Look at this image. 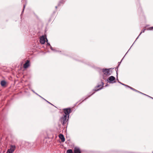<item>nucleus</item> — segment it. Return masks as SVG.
<instances>
[{
    "label": "nucleus",
    "mask_w": 153,
    "mask_h": 153,
    "mask_svg": "<svg viewBox=\"0 0 153 153\" xmlns=\"http://www.w3.org/2000/svg\"><path fill=\"white\" fill-rule=\"evenodd\" d=\"M65 114H63L62 117L63 122L62 124L64 125L66 124L68 120V118L69 116V114L71 112V109L70 108H65L63 110Z\"/></svg>",
    "instance_id": "f257e3e1"
},
{
    "label": "nucleus",
    "mask_w": 153,
    "mask_h": 153,
    "mask_svg": "<svg viewBox=\"0 0 153 153\" xmlns=\"http://www.w3.org/2000/svg\"><path fill=\"white\" fill-rule=\"evenodd\" d=\"M104 74L103 75V78L105 79V76H108L111 74L110 73V69H103L102 70Z\"/></svg>",
    "instance_id": "f03ea898"
},
{
    "label": "nucleus",
    "mask_w": 153,
    "mask_h": 153,
    "mask_svg": "<svg viewBox=\"0 0 153 153\" xmlns=\"http://www.w3.org/2000/svg\"><path fill=\"white\" fill-rule=\"evenodd\" d=\"M16 146L14 145H11L10 149L8 150L7 153H12L15 150Z\"/></svg>",
    "instance_id": "7ed1b4c3"
},
{
    "label": "nucleus",
    "mask_w": 153,
    "mask_h": 153,
    "mask_svg": "<svg viewBox=\"0 0 153 153\" xmlns=\"http://www.w3.org/2000/svg\"><path fill=\"white\" fill-rule=\"evenodd\" d=\"M45 39H46L47 41H48L46 37L42 36L41 37L40 39L39 42L42 44H44L45 42Z\"/></svg>",
    "instance_id": "20e7f679"
},
{
    "label": "nucleus",
    "mask_w": 153,
    "mask_h": 153,
    "mask_svg": "<svg viewBox=\"0 0 153 153\" xmlns=\"http://www.w3.org/2000/svg\"><path fill=\"white\" fill-rule=\"evenodd\" d=\"M115 78L113 76H110L107 79L109 83H114L115 82L114 81Z\"/></svg>",
    "instance_id": "39448f33"
},
{
    "label": "nucleus",
    "mask_w": 153,
    "mask_h": 153,
    "mask_svg": "<svg viewBox=\"0 0 153 153\" xmlns=\"http://www.w3.org/2000/svg\"><path fill=\"white\" fill-rule=\"evenodd\" d=\"M104 85V83L102 82V85H99L96 87L95 88V89L94 90H95V91H99L101 89H102V87Z\"/></svg>",
    "instance_id": "423d86ee"
},
{
    "label": "nucleus",
    "mask_w": 153,
    "mask_h": 153,
    "mask_svg": "<svg viewBox=\"0 0 153 153\" xmlns=\"http://www.w3.org/2000/svg\"><path fill=\"white\" fill-rule=\"evenodd\" d=\"M30 66V62L29 61L27 60L25 63L24 65V68H27Z\"/></svg>",
    "instance_id": "0eeeda50"
},
{
    "label": "nucleus",
    "mask_w": 153,
    "mask_h": 153,
    "mask_svg": "<svg viewBox=\"0 0 153 153\" xmlns=\"http://www.w3.org/2000/svg\"><path fill=\"white\" fill-rule=\"evenodd\" d=\"M74 153H81V151L78 147H75L74 148Z\"/></svg>",
    "instance_id": "6e6552de"
},
{
    "label": "nucleus",
    "mask_w": 153,
    "mask_h": 153,
    "mask_svg": "<svg viewBox=\"0 0 153 153\" xmlns=\"http://www.w3.org/2000/svg\"><path fill=\"white\" fill-rule=\"evenodd\" d=\"M59 137L61 140L62 142H64L65 141V138L64 135L62 134H60L59 135Z\"/></svg>",
    "instance_id": "1a4fd4ad"
},
{
    "label": "nucleus",
    "mask_w": 153,
    "mask_h": 153,
    "mask_svg": "<svg viewBox=\"0 0 153 153\" xmlns=\"http://www.w3.org/2000/svg\"><path fill=\"white\" fill-rule=\"evenodd\" d=\"M127 87H128V88H130L131 89L133 90V91H137V92H139V93H141V94H143V95H146V94H143V93H141V92H140V91L137 90H136V89L133 88H132V87H130V86H127Z\"/></svg>",
    "instance_id": "9d476101"
},
{
    "label": "nucleus",
    "mask_w": 153,
    "mask_h": 153,
    "mask_svg": "<svg viewBox=\"0 0 153 153\" xmlns=\"http://www.w3.org/2000/svg\"><path fill=\"white\" fill-rule=\"evenodd\" d=\"M6 83V82L5 80H2L1 82V85L2 86H4Z\"/></svg>",
    "instance_id": "9b49d317"
},
{
    "label": "nucleus",
    "mask_w": 153,
    "mask_h": 153,
    "mask_svg": "<svg viewBox=\"0 0 153 153\" xmlns=\"http://www.w3.org/2000/svg\"><path fill=\"white\" fill-rule=\"evenodd\" d=\"M73 152L71 149H68L67 151V153H72Z\"/></svg>",
    "instance_id": "f8f14e48"
},
{
    "label": "nucleus",
    "mask_w": 153,
    "mask_h": 153,
    "mask_svg": "<svg viewBox=\"0 0 153 153\" xmlns=\"http://www.w3.org/2000/svg\"><path fill=\"white\" fill-rule=\"evenodd\" d=\"M145 29H144V30H142V31L140 33V34H139V36H140L141 34L142 33H143V32H144V31H145Z\"/></svg>",
    "instance_id": "ddd939ff"
},
{
    "label": "nucleus",
    "mask_w": 153,
    "mask_h": 153,
    "mask_svg": "<svg viewBox=\"0 0 153 153\" xmlns=\"http://www.w3.org/2000/svg\"><path fill=\"white\" fill-rule=\"evenodd\" d=\"M47 43L48 45H49V46H51L50 44L48 42V41H47Z\"/></svg>",
    "instance_id": "4468645a"
},
{
    "label": "nucleus",
    "mask_w": 153,
    "mask_h": 153,
    "mask_svg": "<svg viewBox=\"0 0 153 153\" xmlns=\"http://www.w3.org/2000/svg\"><path fill=\"white\" fill-rule=\"evenodd\" d=\"M50 48L52 50H54L53 49V48L51 46H50Z\"/></svg>",
    "instance_id": "2eb2a0df"
},
{
    "label": "nucleus",
    "mask_w": 153,
    "mask_h": 153,
    "mask_svg": "<svg viewBox=\"0 0 153 153\" xmlns=\"http://www.w3.org/2000/svg\"><path fill=\"white\" fill-rule=\"evenodd\" d=\"M121 84H122V85H124V86H127H127H128V85H125V84H123V83H121Z\"/></svg>",
    "instance_id": "dca6fc26"
},
{
    "label": "nucleus",
    "mask_w": 153,
    "mask_h": 153,
    "mask_svg": "<svg viewBox=\"0 0 153 153\" xmlns=\"http://www.w3.org/2000/svg\"><path fill=\"white\" fill-rule=\"evenodd\" d=\"M121 84H122V85H124V86H127H127H128V85H125V84H123V83H121Z\"/></svg>",
    "instance_id": "f3484780"
},
{
    "label": "nucleus",
    "mask_w": 153,
    "mask_h": 153,
    "mask_svg": "<svg viewBox=\"0 0 153 153\" xmlns=\"http://www.w3.org/2000/svg\"><path fill=\"white\" fill-rule=\"evenodd\" d=\"M121 84H122V85H124V86H127H127H128V85H125V84H123V83H121Z\"/></svg>",
    "instance_id": "a211bd4d"
},
{
    "label": "nucleus",
    "mask_w": 153,
    "mask_h": 153,
    "mask_svg": "<svg viewBox=\"0 0 153 153\" xmlns=\"http://www.w3.org/2000/svg\"><path fill=\"white\" fill-rule=\"evenodd\" d=\"M25 5H24V6H23V7H24V9H23V11L22 12H23V11H24V8H25Z\"/></svg>",
    "instance_id": "6ab92c4d"
},
{
    "label": "nucleus",
    "mask_w": 153,
    "mask_h": 153,
    "mask_svg": "<svg viewBox=\"0 0 153 153\" xmlns=\"http://www.w3.org/2000/svg\"><path fill=\"white\" fill-rule=\"evenodd\" d=\"M36 94L37 95H38L40 97H41L42 98V97L41 96H40V95H39L38 94H37L36 93Z\"/></svg>",
    "instance_id": "aec40b11"
},
{
    "label": "nucleus",
    "mask_w": 153,
    "mask_h": 153,
    "mask_svg": "<svg viewBox=\"0 0 153 153\" xmlns=\"http://www.w3.org/2000/svg\"><path fill=\"white\" fill-rule=\"evenodd\" d=\"M46 100V101L48 102V103H50V104H51V103L50 102H48V101H47V100Z\"/></svg>",
    "instance_id": "412c9836"
},
{
    "label": "nucleus",
    "mask_w": 153,
    "mask_h": 153,
    "mask_svg": "<svg viewBox=\"0 0 153 153\" xmlns=\"http://www.w3.org/2000/svg\"><path fill=\"white\" fill-rule=\"evenodd\" d=\"M46 100V101L48 102V103H50V104H51V103L50 102H48V101H47V100Z\"/></svg>",
    "instance_id": "4be33fe9"
},
{
    "label": "nucleus",
    "mask_w": 153,
    "mask_h": 153,
    "mask_svg": "<svg viewBox=\"0 0 153 153\" xmlns=\"http://www.w3.org/2000/svg\"><path fill=\"white\" fill-rule=\"evenodd\" d=\"M94 93V92H93L91 95H90L88 97H89L91 95L93 94Z\"/></svg>",
    "instance_id": "5701e85b"
},
{
    "label": "nucleus",
    "mask_w": 153,
    "mask_h": 153,
    "mask_svg": "<svg viewBox=\"0 0 153 153\" xmlns=\"http://www.w3.org/2000/svg\"><path fill=\"white\" fill-rule=\"evenodd\" d=\"M139 36H138V37L137 38V39H136V40H137V39L139 37Z\"/></svg>",
    "instance_id": "b1692460"
},
{
    "label": "nucleus",
    "mask_w": 153,
    "mask_h": 153,
    "mask_svg": "<svg viewBox=\"0 0 153 153\" xmlns=\"http://www.w3.org/2000/svg\"><path fill=\"white\" fill-rule=\"evenodd\" d=\"M118 82H119V83H120V84H121V82H119V81Z\"/></svg>",
    "instance_id": "393cba45"
},
{
    "label": "nucleus",
    "mask_w": 153,
    "mask_h": 153,
    "mask_svg": "<svg viewBox=\"0 0 153 153\" xmlns=\"http://www.w3.org/2000/svg\"><path fill=\"white\" fill-rule=\"evenodd\" d=\"M57 8V6H56V8Z\"/></svg>",
    "instance_id": "a878e982"
},
{
    "label": "nucleus",
    "mask_w": 153,
    "mask_h": 153,
    "mask_svg": "<svg viewBox=\"0 0 153 153\" xmlns=\"http://www.w3.org/2000/svg\"><path fill=\"white\" fill-rule=\"evenodd\" d=\"M42 98L43 99H44V100H45V99H44V98H43L42 97Z\"/></svg>",
    "instance_id": "bb28decb"
},
{
    "label": "nucleus",
    "mask_w": 153,
    "mask_h": 153,
    "mask_svg": "<svg viewBox=\"0 0 153 153\" xmlns=\"http://www.w3.org/2000/svg\"><path fill=\"white\" fill-rule=\"evenodd\" d=\"M152 153H153V152H152Z\"/></svg>",
    "instance_id": "cd10ccee"
}]
</instances>
